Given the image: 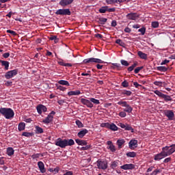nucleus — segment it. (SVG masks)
I'll use <instances>...</instances> for the list:
<instances>
[{"instance_id": "obj_1", "label": "nucleus", "mask_w": 175, "mask_h": 175, "mask_svg": "<svg viewBox=\"0 0 175 175\" xmlns=\"http://www.w3.org/2000/svg\"><path fill=\"white\" fill-rule=\"evenodd\" d=\"M173 152H175V144L163 147L161 152L154 155V160L161 161V159H163V158H166V157H170Z\"/></svg>"}, {"instance_id": "obj_2", "label": "nucleus", "mask_w": 175, "mask_h": 175, "mask_svg": "<svg viewBox=\"0 0 175 175\" xmlns=\"http://www.w3.org/2000/svg\"><path fill=\"white\" fill-rule=\"evenodd\" d=\"M55 146L60 148H66L68 146H75V141L72 139H64L59 137L55 142Z\"/></svg>"}, {"instance_id": "obj_3", "label": "nucleus", "mask_w": 175, "mask_h": 175, "mask_svg": "<svg viewBox=\"0 0 175 175\" xmlns=\"http://www.w3.org/2000/svg\"><path fill=\"white\" fill-rule=\"evenodd\" d=\"M0 116H3L6 120H10L14 117V111L12 108H0Z\"/></svg>"}, {"instance_id": "obj_4", "label": "nucleus", "mask_w": 175, "mask_h": 175, "mask_svg": "<svg viewBox=\"0 0 175 175\" xmlns=\"http://www.w3.org/2000/svg\"><path fill=\"white\" fill-rule=\"evenodd\" d=\"M118 105H119V106H122V107H126L123 109L124 111L126 113H132L133 111V108L131 107V105H129L126 101L120 100L118 103Z\"/></svg>"}, {"instance_id": "obj_5", "label": "nucleus", "mask_w": 175, "mask_h": 175, "mask_svg": "<svg viewBox=\"0 0 175 175\" xmlns=\"http://www.w3.org/2000/svg\"><path fill=\"white\" fill-rule=\"evenodd\" d=\"M154 94L156 95H158L159 98H162L164 99L165 102H172L173 100V98H172V96L165 94L162 92H161L159 90H154Z\"/></svg>"}, {"instance_id": "obj_6", "label": "nucleus", "mask_w": 175, "mask_h": 175, "mask_svg": "<svg viewBox=\"0 0 175 175\" xmlns=\"http://www.w3.org/2000/svg\"><path fill=\"white\" fill-rule=\"evenodd\" d=\"M96 165L98 169H100V170H106L107 167H109L107 161H103V160H98L96 161Z\"/></svg>"}, {"instance_id": "obj_7", "label": "nucleus", "mask_w": 175, "mask_h": 175, "mask_svg": "<svg viewBox=\"0 0 175 175\" xmlns=\"http://www.w3.org/2000/svg\"><path fill=\"white\" fill-rule=\"evenodd\" d=\"M94 62L95 64H105V62L102 59L94 57L85 59L83 60V64H92Z\"/></svg>"}, {"instance_id": "obj_8", "label": "nucleus", "mask_w": 175, "mask_h": 175, "mask_svg": "<svg viewBox=\"0 0 175 175\" xmlns=\"http://www.w3.org/2000/svg\"><path fill=\"white\" fill-rule=\"evenodd\" d=\"M55 14L59 16H70V14H72V12H70V10H69V8H66L59 9L55 12Z\"/></svg>"}, {"instance_id": "obj_9", "label": "nucleus", "mask_w": 175, "mask_h": 175, "mask_svg": "<svg viewBox=\"0 0 175 175\" xmlns=\"http://www.w3.org/2000/svg\"><path fill=\"white\" fill-rule=\"evenodd\" d=\"M18 73V70H17V69L12 70L7 72L5 74V77L7 80H9V79L14 77V76H17Z\"/></svg>"}, {"instance_id": "obj_10", "label": "nucleus", "mask_w": 175, "mask_h": 175, "mask_svg": "<svg viewBox=\"0 0 175 175\" xmlns=\"http://www.w3.org/2000/svg\"><path fill=\"white\" fill-rule=\"evenodd\" d=\"M164 116L168 118L169 121H173L174 120V112H173V110H164Z\"/></svg>"}, {"instance_id": "obj_11", "label": "nucleus", "mask_w": 175, "mask_h": 175, "mask_svg": "<svg viewBox=\"0 0 175 175\" xmlns=\"http://www.w3.org/2000/svg\"><path fill=\"white\" fill-rule=\"evenodd\" d=\"M54 116H55V111H52L49 115L48 116L42 120V122L44 124H50V122H51V121H53V119L54 118Z\"/></svg>"}, {"instance_id": "obj_12", "label": "nucleus", "mask_w": 175, "mask_h": 175, "mask_svg": "<svg viewBox=\"0 0 175 175\" xmlns=\"http://www.w3.org/2000/svg\"><path fill=\"white\" fill-rule=\"evenodd\" d=\"M98 12H99V13H106V12H108L109 13H111L113 12H116V8H109V6L105 5V6L101 7L98 10Z\"/></svg>"}, {"instance_id": "obj_13", "label": "nucleus", "mask_w": 175, "mask_h": 175, "mask_svg": "<svg viewBox=\"0 0 175 175\" xmlns=\"http://www.w3.org/2000/svg\"><path fill=\"white\" fill-rule=\"evenodd\" d=\"M81 103H82V105L87 106V107H89L90 109H92V107H94V104L91 103V100L81 98Z\"/></svg>"}, {"instance_id": "obj_14", "label": "nucleus", "mask_w": 175, "mask_h": 175, "mask_svg": "<svg viewBox=\"0 0 175 175\" xmlns=\"http://www.w3.org/2000/svg\"><path fill=\"white\" fill-rule=\"evenodd\" d=\"M126 17L128 20H133L134 21H136V20L139 18V15L137 14V13L131 12L128 14Z\"/></svg>"}, {"instance_id": "obj_15", "label": "nucleus", "mask_w": 175, "mask_h": 175, "mask_svg": "<svg viewBox=\"0 0 175 175\" xmlns=\"http://www.w3.org/2000/svg\"><path fill=\"white\" fill-rule=\"evenodd\" d=\"M73 3V0H60L59 5L62 6V8H66V6H69Z\"/></svg>"}, {"instance_id": "obj_16", "label": "nucleus", "mask_w": 175, "mask_h": 175, "mask_svg": "<svg viewBox=\"0 0 175 175\" xmlns=\"http://www.w3.org/2000/svg\"><path fill=\"white\" fill-rule=\"evenodd\" d=\"M129 147L131 150H135L137 147V140L131 139L129 143Z\"/></svg>"}, {"instance_id": "obj_17", "label": "nucleus", "mask_w": 175, "mask_h": 175, "mask_svg": "<svg viewBox=\"0 0 175 175\" xmlns=\"http://www.w3.org/2000/svg\"><path fill=\"white\" fill-rule=\"evenodd\" d=\"M135 168V165L130 163V164H124L120 166V169H123V170H133Z\"/></svg>"}, {"instance_id": "obj_18", "label": "nucleus", "mask_w": 175, "mask_h": 175, "mask_svg": "<svg viewBox=\"0 0 175 175\" xmlns=\"http://www.w3.org/2000/svg\"><path fill=\"white\" fill-rule=\"evenodd\" d=\"M38 114H42V111H47V107L43 105H39L36 107Z\"/></svg>"}, {"instance_id": "obj_19", "label": "nucleus", "mask_w": 175, "mask_h": 175, "mask_svg": "<svg viewBox=\"0 0 175 175\" xmlns=\"http://www.w3.org/2000/svg\"><path fill=\"white\" fill-rule=\"evenodd\" d=\"M0 62L1 64V66H4L5 70H9V65H10L9 62L0 59Z\"/></svg>"}, {"instance_id": "obj_20", "label": "nucleus", "mask_w": 175, "mask_h": 175, "mask_svg": "<svg viewBox=\"0 0 175 175\" xmlns=\"http://www.w3.org/2000/svg\"><path fill=\"white\" fill-rule=\"evenodd\" d=\"M59 61L57 62V64H59V65H60L61 66H67L68 68H70L72 66V64L70 63H65L64 62V59H59Z\"/></svg>"}, {"instance_id": "obj_21", "label": "nucleus", "mask_w": 175, "mask_h": 175, "mask_svg": "<svg viewBox=\"0 0 175 175\" xmlns=\"http://www.w3.org/2000/svg\"><path fill=\"white\" fill-rule=\"evenodd\" d=\"M87 133H88V130H87L86 129H83L78 133L77 136H78V137L83 139V137L85 135H87Z\"/></svg>"}, {"instance_id": "obj_22", "label": "nucleus", "mask_w": 175, "mask_h": 175, "mask_svg": "<svg viewBox=\"0 0 175 175\" xmlns=\"http://www.w3.org/2000/svg\"><path fill=\"white\" fill-rule=\"evenodd\" d=\"M38 166L41 173H46V168H44V163H43V162L39 161L38 163Z\"/></svg>"}, {"instance_id": "obj_23", "label": "nucleus", "mask_w": 175, "mask_h": 175, "mask_svg": "<svg viewBox=\"0 0 175 175\" xmlns=\"http://www.w3.org/2000/svg\"><path fill=\"white\" fill-rule=\"evenodd\" d=\"M137 55L139 57V58H141L142 59H147V54L143 53V51H139L137 52Z\"/></svg>"}, {"instance_id": "obj_24", "label": "nucleus", "mask_w": 175, "mask_h": 175, "mask_svg": "<svg viewBox=\"0 0 175 175\" xmlns=\"http://www.w3.org/2000/svg\"><path fill=\"white\" fill-rule=\"evenodd\" d=\"M116 144L118 145V148H122V146L125 144V139H118Z\"/></svg>"}, {"instance_id": "obj_25", "label": "nucleus", "mask_w": 175, "mask_h": 175, "mask_svg": "<svg viewBox=\"0 0 175 175\" xmlns=\"http://www.w3.org/2000/svg\"><path fill=\"white\" fill-rule=\"evenodd\" d=\"M81 94V92L80 90H75V91H70L68 92V96H73L76 95H80Z\"/></svg>"}, {"instance_id": "obj_26", "label": "nucleus", "mask_w": 175, "mask_h": 175, "mask_svg": "<svg viewBox=\"0 0 175 175\" xmlns=\"http://www.w3.org/2000/svg\"><path fill=\"white\" fill-rule=\"evenodd\" d=\"M108 126L109 129H111V131H118V127L114 124V123L110 124L109 123V124H107Z\"/></svg>"}, {"instance_id": "obj_27", "label": "nucleus", "mask_w": 175, "mask_h": 175, "mask_svg": "<svg viewBox=\"0 0 175 175\" xmlns=\"http://www.w3.org/2000/svg\"><path fill=\"white\" fill-rule=\"evenodd\" d=\"M6 153L8 155V157H12V155H14V149H13V148H12V147H8L7 148Z\"/></svg>"}, {"instance_id": "obj_28", "label": "nucleus", "mask_w": 175, "mask_h": 175, "mask_svg": "<svg viewBox=\"0 0 175 175\" xmlns=\"http://www.w3.org/2000/svg\"><path fill=\"white\" fill-rule=\"evenodd\" d=\"M76 143H77V144L79 146H87V141L85 140H81V139H75Z\"/></svg>"}, {"instance_id": "obj_29", "label": "nucleus", "mask_w": 175, "mask_h": 175, "mask_svg": "<svg viewBox=\"0 0 175 175\" xmlns=\"http://www.w3.org/2000/svg\"><path fill=\"white\" fill-rule=\"evenodd\" d=\"M111 69H117V70H121V64L118 63H112Z\"/></svg>"}, {"instance_id": "obj_30", "label": "nucleus", "mask_w": 175, "mask_h": 175, "mask_svg": "<svg viewBox=\"0 0 175 175\" xmlns=\"http://www.w3.org/2000/svg\"><path fill=\"white\" fill-rule=\"evenodd\" d=\"M98 24H101V25H105L106 24V23H107V18H98Z\"/></svg>"}, {"instance_id": "obj_31", "label": "nucleus", "mask_w": 175, "mask_h": 175, "mask_svg": "<svg viewBox=\"0 0 175 175\" xmlns=\"http://www.w3.org/2000/svg\"><path fill=\"white\" fill-rule=\"evenodd\" d=\"M121 95H126V96H131L132 95V92L126 90H122Z\"/></svg>"}, {"instance_id": "obj_32", "label": "nucleus", "mask_w": 175, "mask_h": 175, "mask_svg": "<svg viewBox=\"0 0 175 175\" xmlns=\"http://www.w3.org/2000/svg\"><path fill=\"white\" fill-rule=\"evenodd\" d=\"M58 83L60 84L61 85H66V87H69V85H70L69 82L66 80H59L58 81Z\"/></svg>"}, {"instance_id": "obj_33", "label": "nucleus", "mask_w": 175, "mask_h": 175, "mask_svg": "<svg viewBox=\"0 0 175 175\" xmlns=\"http://www.w3.org/2000/svg\"><path fill=\"white\" fill-rule=\"evenodd\" d=\"M18 129L19 132H21V131H24V129H25V123L24 122L19 123Z\"/></svg>"}, {"instance_id": "obj_34", "label": "nucleus", "mask_w": 175, "mask_h": 175, "mask_svg": "<svg viewBox=\"0 0 175 175\" xmlns=\"http://www.w3.org/2000/svg\"><path fill=\"white\" fill-rule=\"evenodd\" d=\"M126 155L128 158H135L136 157V152H129L126 154Z\"/></svg>"}, {"instance_id": "obj_35", "label": "nucleus", "mask_w": 175, "mask_h": 175, "mask_svg": "<svg viewBox=\"0 0 175 175\" xmlns=\"http://www.w3.org/2000/svg\"><path fill=\"white\" fill-rule=\"evenodd\" d=\"M117 166H118V161H113L111 163V165L110 167L111 169H116V167H117Z\"/></svg>"}, {"instance_id": "obj_36", "label": "nucleus", "mask_w": 175, "mask_h": 175, "mask_svg": "<svg viewBox=\"0 0 175 175\" xmlns=\"http://www.w3.org/2000/svg\"><path fill=\"white\" fill-rule=\"evenodd\" d=\"M116 44H119L121 47H125V42H124L121 39H118L116 40Z\"/></svg>"}, {"instance_id": "obj_37", "label": "nucleus", "mask_w": 175, "mask_h": 175, "mask_svg": "<svg viewBox=\"0 0 175 175\" xmlns=\"http://www.w3.org/2000/svg\"><path fill=\"white\" fill-rule=\"evenodd\" d=\"M90 100L91 103H94V105H99L100 103L99 100H98L96 98H90Z\"/></svg>"}, {"instance_id": "obj_38", "label": "nucleus", "mask_w": 175, "mask_h": 175, "mask_svg": "<svg viewBox=\"0 0 175 175\" xmlns=\"http://www.w3.org/2000/svg\"><path fill=\"white\" fill-rule=\"evenodd\" d=\"M157 69L159 72H167V68L165 66H158Z\"/></svg>"}, {"instance_id": "obj_39", "label": "nucleus", "mask_w": 175, "mask_h": 175, "mask_svg": "<svg viewBox=\"0 0 175 175\" xmlns=\"http://www.w3.org/2000/svg\"><path fill=\"white\" fill-rule=\"evenodd\" d=\"M137 66V62H135L131 66L127 68L128 72H132Z\"/></svg>"}, {"instance_id": "obj_40", "label": "nucleus", "mask_w": 175, "mask_h": 175, "mask_svg": "<svg viewBox=\"0 0 175 175\" xmlns=\"http://www.w3.org/2000/svg\"><path fill=\"white\" fill-rule=\"evenodd\" d=\"M107 5H113L114 3H118L117 0H105Z\"/></svg>"}, {"instance_id": "obj_41", "label": "nucleus", "mask_w": 175, "mask_h": 175, "mask_svg": "<svg viewBox=\"0 0 175 175\" xmlns=\"http://www.w3.org/2000/svg\"><path fill=\"white\" fill-rule=\"evenodd\" d=\"M76 124L77 125L78 128H83L84 124L81 122V121L77 120L75 122Z\"/></svg>"}, {"instance_id": "obj_42", "label": "nucleus", "mask_w": 175, "mask_h": 175, "mask_svg": "<svg viewBox=\"0 0 175 175\" xmlns=\"http://www.w3.org/2000/svg\"><path fill=\"white\" fill-rule=\"evenodd\" d=\"M124 129L125 131H131L132 133L134 132L133 128H132L129 124H126V128Z\"/></svg>"}, {"instance_id": "obj_43", "label": "nucleus", "mask_w": 175, "mask_h": 175, "mask_svg": "<svg viewBox=\"0 0 175 175\" xmlns=\"http://www.w3.org/2000/svg\"><path fill=\"white\" fill-rule=\"evenodd\" d=\"M85 146H83L80 148L81 151H86L87 150H90L91 148V145H85Z\"/></svg>"}, {"instance_id": "obj_44", "label": "nucleus", "mask_w": 175, "mask_h": 175, "mask_svg": "<svg viewBox=\"0 0 175 175\" xmlns=\"http://www.w3.org/2000/svg\"><path fill=\"white\" fill-rule=\"evenodd\" d=\"M36 133H43V129L39 126H36Z\"/></svg>"}, {"instance_id": "obj_45", "label": "nucleus", "mask_w": 175, "mask_h": 175, "mask_svg": "<svg viewBox=\"0 0 175 175\" xmlns=\"http://www.w3.org/2000/svg\"><path fill=\"white\" fill-rule=\"evenodd\" d=\"M152 28H158L159 27V23L158 21L152 22L151 24Z\"/></svg>"}, {"instance_id": "obj_46", "label": "nucleus", "mask_w": 175, "mask_h": 175, "mask_svg": "<svg viewBox=\"0 0 175 175\" xmlns=\"http://www.w3.org/2000/svg\"><path fill=\"white\" fill-rule=\"evenodd\" d=\"M120 63L123 66H129V63L126 60L122 59L120 60Z\"/></svg>"}, {"instance_id": "obj_47", "label": "nucleus", "mask_w": 175, "mask_h": 175, "mask_svg": "<svg viewBox=\"0 0 175 175\" xmlns=\"http://www.w3.org/2000/svg\"><path fill=\"white\" fill-rule=\"evenodd\" d=\"M43 157V154H39V153H37V154H32L31 155V158L32 159H38V158H39V157Z\"/></svg>"}, {"instance_id": "obj_48", "label": "nucleus", "mask_w": 175, "mask_h": 175, "mask_svg": "<svg viewBox=\"0 0 175 175\" xmlns=\"http://www.w3.org/2000/svg\"><path fill=\"white\" fill-rule=\"evenodd\" d=\"M122 86L124 87V88H127V87H129V83H128V81H126V80H124L122 83Z\"/></svg>"}, {"instance_id": "obj_49", "label": "nucleus", "mask_w": 175, "mask_h": 175, "mask_svg": "<svg viewBox=\"0 0 175 175\" xmlns=\"http://www.w3.org/2000/svg\"><path fill=\"white\" fill-rule=\"evenodd\" d=\"M118 116L122 118L126 117V112L125 111H121L119 113Z\"/></svg>"}, {"instance_id": "obj_50", "label": "nucleus", "mask_w": 175, "mask_h": 175, "mask_svg": "<svg viewBox=\"0 0 175 175\" xmlns=\"http://www.w3.org/2000/svg\"><path fill=\"white\" fill-rule=\"evenodd\" d=\"M142 69H143V66L136 68L134 70V73H135V75H137V73H139L140 70H142Z\"/></svg>"}, {"instance_id": "obj_51", "label": "nucleus", "mask_w": 175, "mask_h": 175, "mask_svg": "<svg viewBox=\"0 0 175 175\" xmlns=\"http://www.w3.org/2000/svg\"><path fill=\"white\" fill-rule=\"evenodd\" d=\"M22 136H25V137H29L32 136V133L28 132H23Z\"/></svg>"}, {"instance_id": "obj_52", "label": "nucleus", "mask_w": 175, "mask_h": 175, "mask_svg": "<svg viewBox=\"0 0 175 175\" xmlns=\"http://www.w3.org/2000/svg\"><path fill=\"white\" fill-rule=\"evenodd\" d=\"M108 148L110 150V151H111V152H116V146H113V144L109 146Z\"/></svg>"}, {"instance_id": "obj_53", "label": "nucleus", "mask_w": 175, "mask_h": 175, "mask_svg": "<svg viewBox=\"0 0 175 175\" xmlns=\"http://www.w3.org/2000/svg\"><path fill=\"white\" fill-rule=\"evenodd\" d=\"M154 85H157V87H162L163 82L162 81H154Z\"/></svg>"}, {"instance_id": "obj_54", "label": "nucleus", "mask_w": 175, "mask_h": 175, "mask_svg": "<svg viewBox=\"0 0 175 175\" xmlns=\"http://www.w3.org/2000/svg\"><path fill=\"white\" fill-rule=\"evenodd\" d=\"M138 32H141L142 35H144L146 33V27H142L138 29Z\"/></svg>"}, {"instance_id": "obj_55", "label": "nucleus", "mask_w": 175, "mask_h": 175, "mask_svg": "<svg viewBox=\"0 0 175 175\" xmlns=\"http://www.w3.org/2000/svg\"><path fill=\"white\" fill-rule=\"evenodd\" d=\"M6 32L7 33H11V35H13V36H16V35H17V33L13 30H7Z\"/></svg>"}, {"instance_id": "obj_56", "label": "nucleus", "mask_w": 175, "mask_h": 175, "mask_svg": "<svg viewBox=\"0 0 175 175\" xmlns=\"http://www.w3.org/2000/svg\"><path fill=\"white\" fill-rule=\"evenodd\" d=\"M57 90H59V91H66V88L59 85L57 86Z\"/></svg>"}, {"instance_id": "obj_57", "label": "nucleus", "mask_w": 175, "mask_h": 175, "mask_svg": "<svg viewBox=\"0 0 175 175\" xmlns=\"http://www.w3.org/2000/svg\"><path fill=\"white\" fill-rule=\"evenodd\" d=\"M172 161V157H168L164 159L163 163H169Z\"/></svg>"}, {"instance_id": "obj_58", "label": "nucleus", "mask_w": 175, "mask_h": 175, "mask_svg": "<svg viewBox=\"0 0 175 175\" xmlns=\"http://www.w3.org/2000/svg\"><path fill=\"white\" fill-rule=\"evenodd\" d=\"M124 32H126V33H131V32H132V29L129 27H126L124 29Z\"/></svg>"}, {"instance_id": "obj_59", "label": "nucleus", "mask_w": 175, "mask_h": 175, "mask_svg": "<svg viewBox=\"0 0 175 175\" xmlns=\"http://www.w3.org/2000/svg\"><path fill=\"white\" fill-rule=\"evenodd\" d=\"M133 85L135 87V88H139V87L142 88V85L139 84L137 82H134Z\"/></svg>"}, {"instance_id": "obj_60", "label": "nucleus", "mask_w": 175, "mask_h": 175, "mask_svg": "<svg viewBox=\"0 0 175 175\" xmlns=\"http://www.w3.org/2000/svg\"><path fill=\"white\" fill-rule=\"evenodd\" d=\"M169 62H170V60L165 59L161 63V65H166V64H169Z\"/></svg>"}, {"instance_id": "obj_61", "label": "nucleus", "mask_w": 175, "mask_h": 175, "mask_svg": "<svg viewBox=\"0 0 175 175\" xmlns=\"http://www.w3.org/2000/svg\"><path fill=\"white\" fill-rule=\"evenodd\" d=\"M59 172V167H56L55 168L53 169V173L54 174H57Z\"/></svg>"}, {"instance_id": "obj_62", "label": "nucleus", "mask_w": 175, "mask_h": 175, "mask_svg": "<svg viewBox=\"0 0 175 175\" xmlns=\"http://www.w3.org/2000/svg\"><path fill=\"white\" fill-rule=\"evenodd\" d=\"M111 25V27H117V21L116 20L112 21Z\"/></svg>"}, {"instance_id": "obj_63", "label": "nucleus", "mask_w": 175, "mask_h": 175, "mask_svg": "<svg viewBox=\"0 0 175 175\" xmlns=\"http://www.w3.org/2000/svg\"><path fill=\"white\" fill-rule=\"evenodd\" d=\"M3 58H9V57H10V53H5L3 54Z\"/></svg>"}, {"instance_id": "obj_64", "label": "nucleus", "mask_w": 175, "mask_h": 175, "mask_svg": "<svg viewBox=\"0 0 175 175\" xmlns=\"http://www.w3.org/2000/svg\"><path fill=\"white\" fill-rule=\"evenodd\" d=\"M63 175H73V172L72 171H66V172Z\"/></svg>"}]
</instances>
